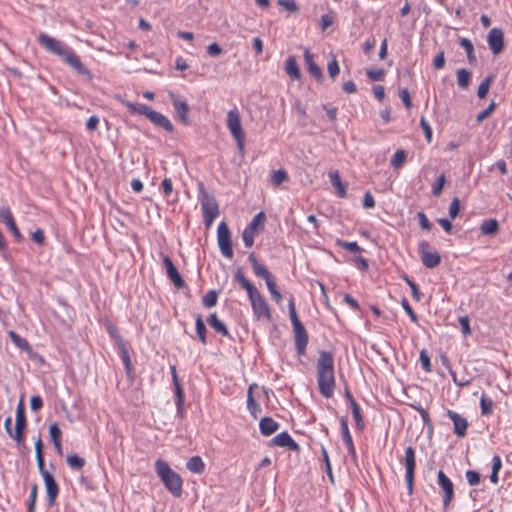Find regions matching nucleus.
Returning <instances> with one entry per match:
<instances>
[{"label":"nucleus","mask_w":512,"mask_h":512,"mask_svg":"<svg viewBox=\"0 0 512 512\" xmlns=\"http://www.w3.org/2000/svg\"><path fill=\"white\" fill-rule=\"evenodd\" d=\"M38 41L47 51L61 57L63 61L77 71V73L87 76L89 79L93 77L90 70L85 67L73 49L65 45L62 41L45 33L39 35Z\"/></svg>","instance_id":"nucleus-1"},{"label":"nucleus","mask_w":512,"mask_h":512,"mask_svg":"<svg viewBox=\"0 0 512 512\" xmlns=\"http://www.w3.org/2000/svg\"><path fill=\"white\" fill-rule=\"evenodd\" d=\"M234 278L246 290L256 319L271 321L272 314L269 304L260 291L245 277L242 268H237Z\"/></svg>","instance_id":"nucleus-2"},{"label":"nucleus","mask_w":512,"mask_h":512,"mask_svg":"<svg viewBox=\"0 0 512 512\" xmlns=\"http://www.w3.org/2000/svg\"><path fill=\"white\" fill-rule=\"evenodd\" d=\"M317 383L319 392L330 398L335 390L334 357L329 351H321L317 360Z\"/></svg>","instance_id":"nucleus-3"},{"label":"nucleus","mask_w":512,"mask_h":512,"mask_svg":"<svg viewBox=\"0 0 512 512\" xmlns=\"http://www.w3.org/2000/svg\"><path fill=\"white\" fill-rule=\"evenodd\" d=\"M155 471L157 476L161 479L166 489L175 497H180L182 494V478L173 471L168 463L162 459L155 462Z\"/></svg>","instance_id":"nucleus-4"},{"label":"nucleus","mask_w":512,"mask_h":512,"mask_svg":"<svg viewBox=\"0 0 512 512\" xmlns=\"http://www.w3.org/2000/svg\"><path fill=\"white\" fill-rule=\"evenodd\" d=\"M288 308L289 317L293 326L296 351L299 356H304L308 344V334L304 325L298 318L293 298H290Z\"/></svg>","instance_id":"nucleus-5"},{"label":"nucleus","mask_w":512,"mask_h":512,"mask_svg":"<svg viewBox=\"0 0 512 512\" xmlns=\"http://www.w3.org/2000/svg\"><path fill=\"white\" fill-rule=\"evenodd\" d=\"M199 201L203 214L204 223L207 228L211 227L219 215V205L215 197L209 194L203 185L199 187Z\"/></svg>","instance_id":"nucleus-6"},{"label":"nucleus","mask_w":512,"mask_h":512,"mask_svg":"<svg viewBox=\"0 0 512 512\" xmlns=\"http://www.w3.org/2000/svg\"><path fill=\"white\" fill-rule=\"evenodd\" d=\"M227 128L235 139L238 149L244 150V132L241 125V116L239 110L235 107L227 113Z\"/></svg>","instance_id":"nucleus-7"},{"label":"nucleus","mask_w":512,"mask_h":512,"mask_svg":"<svg viewBox=\"0 0 512 512\" xmlns=\"http://www.w3.org/2000/svg\"><path fill=\"white\" fill-rule=\"evenodd\" d=\"M418 252L422 264L427 268H435L441 262L440 254L434 250L430 243L426 240H423L419 243Z\"/></svg>","instance_id":"nucleus-8"},{"label":"nucleus","mask_w":512,"mask_h":512,"mask_svg":"<svg viewBox=\"0 0 512 512\" xmlns=\"http://www.w3.org/2000/svg\"><path fill=\"white\" fill-rule=\"evenodd\" d=\"M217 241L222 255L228 259L233 257L231 233L226 222L222 221L217 228Z\"/></svg>","instance_id":"nucleus-9"},{"label":"nucleus","mask_w":512,"mask_h":512,"mask_svg":"<svg viewBox=\"0 0 512 512\" xmlns=\"http://www.w3.org/2000/svg\"><path fill=\"white\" fill-rule=\"evenodd\" d=\"M405 466V481L409 495L413 494V482L416 468V455L413 447L409 446L405 449V456L403 460Z\"/></svg>","instance_id":"nucleus-10"},{"label":"nucleus","mask_w":512,"mask_h":512,"mask_svg":"<svg viewBox=\"0 0 512 512\" xmlns=\"http://www.w3.org/2000/svg\"><path fill=\"white\" fill-rule=\"evenodd\" d=\"M27 426L26 416H25V406L23 398L20 399L17 408H16V421H15V429L13 434V439L17 442V444L24 443V432Z\"/></svg>","instance_id":"nucleus-11"},{"label":"nucleus","mask_w":512,"mask_h":512,"mask_svg":"<svg viewBox=\"0 0 512 512\" xmlns=\"http://www.w3.org/2000/svg\"><path fill=\"white\" fill-rule=\"evenodd\" d=\"M437 483L443 492V508L446 510L454 498V485L442 470L438 471Z\"/></svg>","instance_id":"nucleus-12"},{"label":"nucleus","mask_w":512,"mask_h":512,"mask_svg":"<svg viewBox=\"0 0 512 512\" xmlns=\"http://www.w3.org/2000/svg\"><path fill=\"white\" fill-rule=\"evenodd\" d=\"M169 98L172 105L183 124H189L188 113L190 111L189 105L186 100L181 99L177 94L170 92Z\"/></svg>","instance_id":"nucleus-13"},{"label":"nucleus","mask_w":512,"mask_h":512,"mask_svg":"<svg viewBox=\"0 0 512 512\" xmlns=\"http://www.w3.org/2000/svg\"><path fill=\"white\" fill-rule=\"evenodd\" d=\"M489 48L494 55H498L504 48V34L499 28H492L487 36Z\"/></svg>","instance_id":"nucleus-14"},{"label":"nucleus","mask_w":512,"mask_h":512,"mask_svg":"<svg viewBox=\"0 0 512 512\" xmlns=\"http://www.w3.org/2000/svg\"><path fill=\"white\" fill-rule=\"evenodd\" d=\"M447 416L453 422L454 433L457 435V437L463 438L467 433V428H468L467 419L464 416H462V415L458 414L457 412L450 410V409L447 410Z\"/></svg>","instance_id":"nucleus-15"},{"label":"nucleus","mask_w":512,"mask_h":512,"mask_svg":"<svg viewBox=\"0 0 512 512\" xmlns=\"http://www.w3.org/2000/svg\"><path fill=\"white\" fill-rule=\"evenodd\" d=\"M163 264L166 269L167 277L173 282L174 286L177 288H183L185 286V282L169 256L163 257Z\"/></svg>","instance_id":"nucleus-16"},{"label":"nucleus","mask_w":512,"mask_h":512,"mask_svg":"<svg viewBox=\"0 0 512 512\" xmlns=\"http://www.w3.org/2000/svg\"><path fill=\"white\" fill-rule=\"evenodd\" d=\"M43 480L47 493L48 503L49 505L53 506L59 494V486L51 473H45L43 476Z\"/></svg>","instance_id":"nucleus-17"},{"label":"nucleus","mask_w":512,"mask_h":512,"mask_svg":"<svg viewBox=\"0 0 512 512\" xmlns=\"http://www.w3.org/2000/svg\"><path fill=\"white\" fill-rule=\"evenodd\" d=\"M270 446L287 447L292 451L299 450V445L293 440L288 432H282L272 438Z\"/></svg>","instance_id":"nucleus-18"},{"label":"nucleus","mask_w":512,"mask_h":512,"mask_svg":"<svg viewBox=\"0 0 512 512\" xmlns=\"http://www.w3.org/2000/svg\"><path fill=\"white\" fill-rule=\"evenodd\" d=\"M0 220L7 225L16 239L19 240L21 238V233L14 221L13 214L8 207H2L0 209Z\"/></svg>","instance_id":"nucleus-19"},{"label":"nucleus","mask_w":512,"mask_h":512,"mask_svg":"<svg viewBox=\"0 0 512 512\" xmlns=\"http://www.w3.org/2000/svg\"><path fill=\"white\" fill-rule=\"evenodd\" d=\"M340 425H341V437H342L344 444L346 445V447L348 449L349 455L352 457H355L356 450L354 447L352 436L349 431L348 420L346 417H341Z\"/></svg>","instance_id":"nucleus-20"},{"label":"nucleus","mask_w":512,"mask_h":512,"mask_svg":"<svg viewBox=\"0 0 512 512\" xmlns=\"http://www.w3.org/2000/svg\"><path fill=\"white\" fill-rule=\"evenodd\" d=\"M304 60L309 73L319 82L323 80L321 68L315 63L313 54L308 49L304 52Z\"/></svg>","instance_id":"nucleus-21"},{"label":"nucleus","mask_w":512,"mask_h":512,"mask_svg":"<svg viewBox=\"0 0 512 512\" xmlns=\"http://www.w3.org/2000/svg\"><path fill=\"white\" fill-rule=\"evenodd\" d=\"M148 119L153 122L155 125L162 127L167 132H173L174 126L171 121L162 113L157 111H152L150 115H148Z\"/></svg>","instance_id":"nucleus-22"},{"label":"nucleus","mask_w":512,"mask_h":512,"mask_svg":"<svg viewBox=\"0 0 512 512\" xmlns=\"http://www.w3.org/2000/svg\"><path fill=\"white\" fill-rule=\"evenodd\" d=\"M248 260L251 263L253 272L257 277H260L264 280H268L269 277L272 276L269 270L258 261L254 253H250Z\"/></svg>","instance_id":"nucleus-23"},{"label":"nucleus","mask_w":512,"mask_h":512,"mask_svg":"<svg viewBox=\"0 0 512 512\" xmlns=\"http://www.w3.org/2000/svg\"><path fill=\"white\" fill-rule=\"evenodd\" d=\"M260 432L264 436H270L279 429V423L271 417H264L259 423Z\"/></svg>","instance_id":"nucleus-24"},{"label":"nucleus","mask_w":512,"mask_h":512,"mask_svg":"<svg viewBox=\"0 0 512 512\" xmlns=\"http://www.w3.org/2000/svg\"><path fill=\"white\" fill-rule=\"evenodd\" d=\"M35 452H36V461H37L38 470L43 477L45 473H50V472L48 470H46V468H45V462H44V456H43V442L41 440V437H38L35 441Z\"/></svg>","instance_id":"nucleus-25"},{"label":"nucleus","mask_w":512,"mask_h":512,"mask_svg":"<svg viewBox=\"0 0 512 512\" xmlns=\"http://www.w3.org/2000/svg\"><path fill=\"white\" fill-rule=\"evenodd\" d=\"M255 384L251 385L247 392V408L251 415L256 419L258 418V414L261 412L260 405L254 400L253 397V387Z\"/></svg>","instance_id":"nucleus-26"},{"label":"nucleus","mask_w":512,"mask_h":512,"mask_svg":"<svg viewBox=\"0 0 512 512\" xmlns=\"http://www.w3.org/2000/svg\"><path fill=\"white\" fill-rule=\"evenodd\" d=\"M285 71L293 79L300 78V69L294 56H290L286 59Z\"/></svg>","instance_id":"nucleus-27"},{"label":"nucleus","mask_w":512,"mask_h":512,"mask_svg":"<svg viewBox=\"0 0 512 512\" xmlns=\"http://www.w3.org/2000/svg\"><path fill=\"white\" fill-rule=\"evenodd\" d=\"M125 106L128 108V110L131 113H136L139 115H144L148 118V115L153 111L148 105L143 103H133L130 101H127L125 103Z\"/></svg>","instance_id":"nucleus-28"},{"label":"nucleus","mask_w":512,"mask_h":512,"mask_svg":"<svg viewBox=\"0 0 512 512\" xmlns=\"http://www.w3.org/2000/svg\"><path fill=\"white\" fill-rule=\"evenodd\" d=\"M208 323L217 333L223 336H229V331L226 325L218 319L216 313H213L209 316Z\"/></svg>","instance_id":"nucleus-29"},{"label":"nucleus","mask_w":512,"mask_h":512,"mask_svg":"<svg viewBox=\"0 0 512 512\" xmlns=\"http://www.w3.org/2000/svg\"><path fill=\"white\" fill-rule=\"evenodd\" d=\"M186 467L189 471L200 474L204 471L205 464L200 456H193L187 461Z\"/></svg>","instance_id":"nucleus-30"},{"label":"nucleus","mask_w":512,"mask_h":512,"mask_svg":"<svg viewBox=\"0 0 512 512\" xmlns=\"http://www.w3.org/2000/svg\"><path fill=\"white\" fill-rule=\"evenodd\" d=\"M351 412L356 424V429L362 431L365 428V422L361 414L360 407L356 401H353V403L351 404Z\"/></svg>","instance_id":"nucleus-31"},{"label":"nucleus","mask_w":512,"mask_h":512,"mask_svg":"<svg viewBox=\"0 0 512 512\" xmlns=\"http://www.w3.org/2000/svg\"><path fill=\"white\" fill-rule=\"evenodd\" d=\"M195 326H196V333H197V336H198L200 342L203 345H206L207 344V339H206L207 329H206L205 323L202 319V316L200 314H198L196 317Z\"/></svg>","instance_id":"nucleus-32"},{"label":"nucleus","mask_w":512,"mask_h":512,"mask_svg":"<svg viewBox=\"0 0 512 512\" xmlns=\"http://www.w3.org/2000/svg\"><path fill=\"white\" fill-rule=\"evenodd\" d=\"M460 46L466 51L468 62L473 65L476 63V57L474 54V46L472 42L467 38L460 40Z\"/></svg>","instance_id":"nucleus-33"},{"label":"nucleus","mask_w":512,"mask_h":512,"mask_svg":"<svg viewBox=\"0 0 512 512\" xmlns=\"http://www.w3.org/2000/svg\"><path fill=\"white\" fill-rule=\"evenodd\" d=\"M480 229L484 235H494L499 230V224L495 219L485 220Z\"/></svg>","instance_id":"nucleus-34"},{"label":"nucleus","mask_w":512,"mask_h":512,"mask_svg":"<svg viewBox=\"0 0 512 512\" xmlns=\"http://www.w3.org/2000/svg\"><path fill=\"white\" fill-rule=\"evenodd\" d=\"M330 181L334 187L337 188L338 195L344 197L346 195L345 187L343 186L338 171L329 173Z\"/></svg>","instance_id":"nucleus-35"},{"label":"nucleus","mask_w":512,"mask_h":512,"mask_svg":"<svg viewBox=\"0 0 512 512\" xmlns=\"http://www.w3.org/2000/svg\"><path fill=\"white\" fill-rule=\"evenodd\" d=\"M66 460H67V464L69 465V467L73 470H80L86 464L85 459L76 454L67 456Z\"/></svg>","instance_id":"nucleus-36"},{"label":"nucleus","mask_w":512,"mask_h":512,"mask_svg":"<svg viewBox=\"0 0 512 512\" xmlns=\"http://www.w3.org/2000/svg\"><path fill=\"white\" fill-rule=\"evenodd\" d=\"M471 79V73L462 68L457 70V83L461 88H467Z\"/></svg>","instance_id":"nucleus-37"},{"label":"nucleus","mask_w":512,"mask_h":512,"mask_svg":"<svg viewBox=\"0 0 512 512\" xmlns=\"http://www.w3.org/2000/svg\"><path fill=\"white\" fill-rule=\"evenodd\" d=\"M413 409H415L421 416L424 425L428 428V430H433V423L428 414V412L421 405H411Z\"/></svg>","instance_id":"nucleus-38"},{"label":"nucleus","mask_w":512,"mask_h":512,"mask_svg":"<svg viewBox=\"0 0 512 512\" xmlns=\"http://www.w3.org/2000/svg\"><path fill=\"white\" fill-rule=\"evenodd\" d=\"M406 160V152L397 150L391 159V166L395 169L401 168Z\"/></svg>","instance_id":"nucleus-39"},{"label":"nucleus","mask_w":512,"mask_h":512,"mask_svg":"<svg viewBox=\"0 0 512 512\" xmlns=\"http://www.w3.org/2000/svg\"><path fill=\"white\" fill-rule=\"evenodd\" d=\"M10 339L15 346L22 350H27L29 348V343L26 339L22 338L16 332L11 331L9 333Z\"/></svg>","instance_id":"nucleus-40"},{"label":"nucleus","mask_w":512,"mask_h":512,"mask_svg":"<svg viewBox=\"0 0 512 512\" xmlns=\"http://www.w3.org/2000/svg\"><path fill=\"white\" fill-rule=\"evenodd\" d=\"M288 179V175L285 170L280 169L273 171L271 174V182L273 185L278 186Z\"/></svg>","instance_id":"nucleus-41"},{"label":"nucleus","mask_w":512,"mask_h":512,"mask_svg":"<svg viewBox=\"0 0 512 512\" xmlns=\"http://www.w3.org/2000/svg\"><path fill=\"white\" fill-rule=\"evenodd\" d=\"M121 360L124 364V367H125V370H126V373L128 376L131 375V372H132V363H131V360H130V356H129V353H128V350L126 349V347L122 344L121 346Z\"/></svg>","instance_id":"nucleus-42"},{"label":"nucleus","mask_w":512,"mask_h":512,"mask_svg":"<svg viewBox=\"0 0 512 512\" xmlns=\"http://www.w3.org/2000/svg\"><path fill=\"white\" fill-rule=\"evenodd\" d=\"M218 295L216 291H208L202 299L203 305L207 308L214 307L217 304Z\"/></svg>","instance_id":"nucleus-43"},{"label":"nucleus","mask_w":512,"mask_h":512,"mask_svg":"<svg viewBox=\"0 0 512 512\" xmlns=\"http://www.w3.org/2000/svg\"><path fill=\"white\" fill-rule=\"evenodd\" d=\"M337 244L352 253H360L363 251V249L357 244V242H347L343 240H337Z\"/></svg>","instance_id":"nucleus-44"},{"label":"nucleus","mask_w":512,"mask_h":512,"mask_svg":"<svg viewBox=\"0 0 512 512\" xmlns=\"http://www.w3.org/2000/svg\"><path fill=\"white\" fill-rule=\"evenodd\" d=\"M491 82L492 77L488 76L480 83L477 91V95L480 99H483L487 95Z\"/></svg>","instance_id":"nucleus-45"},{"label":"nucleus","mask_w":512,"mask_h":512,"mask_svg":"<svg viewBox=\"0 0 512 512\" xmlns=\"http://www.w3.org/2000/svg\"><path fill=\"white\" fill-rule=\"evenodd\" d=\"M176 395V407H177V415L180 418L184 417V392L183 389H178V393Z\"/></svg>","instance_id":"nucleus-46"},{"label":"nucleus","mask_w":512,"mask_h":512,"mask_svg":"<svg viewBox=\"0 0 512 512\" xmlns=\"http://www.w3.org/2000/svg\"><path fill=\"white\" fill-rule=\"evenodd\" d=\"M265 219H266V217H265L264 212H259L257 215H255L253 217V219L251 220V222L248 224V226L246 228L257 232L258 225L264 224Z\"/></svg>","instance_id":"nucleus-47"},{"label":"nucleus","mask_w":512,"mask_h":512,"mask_svg":"<svg viewBox=\"0 0 512 512\" xmlns=\"http://www.w3.org/2000/svg\"><path fill=\"white\" fill-rule=\"evenodd\" d=\"M37 492H38V485L36 483H34L32 488H31V492H30V496H29L28 511L27 512H34L35 511Z\"/></svg>","instance_id":"nucleus-48"},{"label":"nucleus","mask_w":512,"mask_h":512,"mask_svg":"<svg viewBox=\"0 0 512 512\" xmlns=\"http://www.w3.org/2000/svg\"><path fill=\"white\" fill-rule=\"evenodd\" d=\"M445 182H446L445 175L441 174L432 186V194L434 196H439L442 193Z\"/></svg>","instance_id":"nucleus-49"},{"label":"nucleus","mask_w":512,"mask_h":512,"mask_svg":"<svg viewBox=\"0 0 512 512\" xmlns=\"http://www.w3.org/2000/svg\"><path fill=\"white\" fill-rule=\"evenodd\" d=\"M257 232L245 228L242 233V239L246 247H251L254 244V238Z\"/></svg>","instance_id":"nucleus-50"},{"label":"nucleus","mask_w":512,"mask_h":512,"mask_svg":"<svg viewBox=\"0 0 512 512\" xmlns=\"http://www.w3.org/2000/svg\"><path fill=\"white\" fill-rule=\"evenodd\" d=\"M441 362H442L443 366H444V367H446V368L449 370V372H450V374H451V376H452L453 381L455 382V384H457L458 386H461V387H462V386H465V385H467V384H468V382L460 383V382H458V381H457V379H456V374H455V372L452 370L451 364H450L449 359H448V357H447L446 355H444V354H443V355H441Z\"/></svg>","instance_id":"nucleus-51"},{"label":"nucleus","mask_w":512,"mask_h":512,"mask_svg":"<svg viewBox=\"0 0 512 512\" xmlns=\"http://www.w3.org/2000/svg\"><path fill=\"white\" fill-rule=\"evenodd\" d=\"M419 360L421 362L423 370L425 372H430L431 371L430 357L426 350L420 351Z\"/></svg>","instance_id":"nucleus-52"},{"label":"nucleus","mask_w":512,"mask_h":512,"mask_svg":"<svg viewBox=\"0 0 512 512\" xmlns=\"http://www.w3.org/2000/svg\"><path fill=\"white\" fill-rule=\"evenodd\" d=\"M460 211V200L458 197H454L449 206V216L451 219H455Z\"/></svg>","instance_id":"nucleus-53"},{"label":"nucleus","mask_w":512,"mask_h":512,"mask_svg":"<svg viewBox=\"0 0 512 512\" xmlns=\"http://www.w3.org/2000/svg\"><path fill=\"white\" fill-rule=\"evenodd\" d=\"M49 435H50V438H51V441L54 442V441H61V435H62V432L58 426L57 423H52L50 424L49 426Z\"/></svg>","instance_id":"nucleus-54"},{"label":"nucleus","mask_w":512,"mask_h":512,"mask_svg":"<svg viewBox=\"0 0 512 512\" xmlns=\"http://www.w3.org/2000/svg\"><path fill=\"white\" fill-rule=\"evenodd\" d=\"M465 476H466L467 482L471 486H476L480 482V474L474 470L466 471Z\"/></svg>","instance_id":"nucleus-55"},{"label":"nucleus","mask_w":512,"mask_h":512,"mask_svg":"<svg viewBox=\"0 0 512 512\" xmlns=\"http://www.w3.org/2000/svg\"><path fill=\"white\" fill-rule=\"evenodd\" d=\"M327 70H328V74L329 76L332 78V79H335L337 77V75L339 74L340 72V68H339V65H338V62L335 58H333L329 63H328V66H327Z\"/></svg>","instance_id":"nucleus-56"},{"label":"nucleus","mask_w":512,"mask_h":512,"mask_svg":"<svg viewBox=\"0 0 512 512\" xmlns=\"http://www.w3.org/2000/svg\"><path fill=\"white\" fill-rule=\"evenodd\" d=\"M492 400L486 397H481L480 407L483 415H488L492 412Z\"/></svg>","instance_id":"nucleus-57"},{"label":"nucleus","mask_w":512,"mask_h":512,"mask_svg":"<svg viewBox=\"0 0 512 512\" xmlns=\"http://www.w3.org/2000/svg\"><path fill=\"white\" fill-rule=\"evenodd\" d=\"M367 77L372 81H381L384 78L385 72L383 69L372 70L369 69L366 72Z\"/></svg>","instance_id":"nucleus-58"},{"label":"nucleus","mask_w":512,"mask_h":512,"mask_svg":"<svg viewBox=\"0 0 512 512\" xmlns=\"http://www.w3.org/2000/svg\"><path fill=\"white\" fill-rule=\"evenodd\" d=\"M462 333L467 336L471 334L470 320L468 316H461L458 319Z\"/></svg>","instance_id":"nucleus-59"},{"label":"nucleus","mask_w":512,"mask_h":512,"mask_svg":"<svg viewBox=\"0 0 512 512\" xmlns=\"http://www.w3.org/2000/svg\"><path fill=\"white\" fill-rule=\"evenodd\" d=\"M495 106H496L495 102H491L486 109H484L477 115V117H476L477 122L480 123L484 119L488 118L490 116V114L493 112V110L495 109Z\"/></svg>","instance_id":"nucleus-60"},{"label":"nucleus","mask_w":512,"mask_h":512,"mask_svg":"<svg viewBox=\"0 0 512 512\" xmlns=\"http://www.w3.org/2000/svg\"><path fill=\"white\" fill-rule=\"evenodd\" d=\"M402 307L403 309L405 310V312L408 314L409 318L411 319L412 322L414 323H417L418 322V316L417 314L413 311L412 307L410 306L409 302L407 301V299H403L402 300Z\"/></svg>","instance_id":"nucleus-61"},{"label":"nucleus","mask_w":512,"mask_h":512,"mask_svg":"<svg viewBox=\"0 0 512 512\" xmlns=\"http://www.w3.org/2000/svg\"><path fill=\"white\" fill-rule=\"evenodd\" d=\"M399 98L402 100V102L404 103V105L407 109L411 108L412 102H411V97H410V93H409L408 89H406V88L400 89L399 90Z\"/></svg>","instance_id":"nucleus-62"},{"label":"nucleus","mask_w":512,"mask_h":512,"mask_svg":"<svg viewBox=\"0 0 512 512\" xmlns=\"http://www.w3.org/2000/svg\"><path fill=\"white\" fill-rule=\"evenodd\" d=\"M278 4L290 12H297L299 9L295 0H279Z\"/></svg>","instance_id":"nucleus-63"},{"label":"nucleus","mask_w":512,"mask_h":512,"mask_svg":"<svg viewBox=\"0 0 512 512\" xmlns=\"http://www.w3.org/2000/svg\"><path fill=\"white\" fill-rule=\"evenodd\" d=\"M334 20H335V18L331 14L322 15L321 20H320L321 29L326 30L328 27H330L334 23Z\"/></svg>","instance_id":"nucleus-64"}]
</instances>
